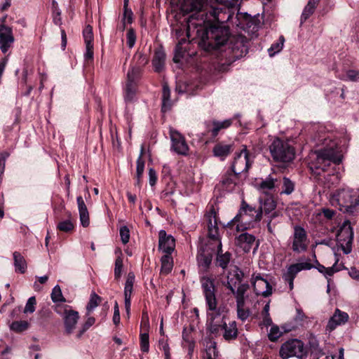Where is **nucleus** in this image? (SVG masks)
Here are the masks:
<instances>
[{"mask_svg": "<svg viewBox=\"0 0 359 359\" xmlns=\"http://www.w3.org/2000/svg\"><path fill=\"white\" fill-rule=\"evenodd\" d=\"M181 9L185 13H194L187 22V36L196 34L193 40L198 38V43L205 50L219 48L229 39L227 26L219 23L222 13L217 8H208V0H181Z\"/></svg>", "mask_w": 359, "mask_h": 359, "instance_id": "obj_1", "label": "nucleus"}, {"mask_svg": "<svg viewBox=\"0 0 359 359\" xmlns=\"http://www.w3.org/2000/svg\"><path fill=\"white\" fill-rule=\"evenodd\" d=\"M201 283L207 306L208 309L212 311L208 313L210 320V331L212 334H217L222 329V321L216 320L217 316H220V309L217 308L214 280L204 276L201 278Z\"/></svg>", "mask_w": 359, "mask_h": 359, "instance_id": "obj_2", "label": "nucleus"}, {"mask_svg": "<svg viewBox=\"0 0 359 359\" xmlns=\"http://www.w3.org/2000/svg\"><path fill=\"white\" fill-rule=\"evenodd\" d=\"M262 219V211L242 201L238 214L228 223V226L236 224L238 231L254 227Z\"/></svg>", "mask_w": 359, "mask_h": 359, "instance_id": "obj_3", "label": "nucleus"}, {"mask_svg": "<svg viewBox=\"0 0 359 359\" xmlns=\"http://www.w3.org/2000/svg\"><path fill=\"white\" fill-rule=\"evenodd\" d=\"M331 203L338 205L344 212H358L359 189L344 188L337 190L331 197Z\"/></svg>", "mask_w": 359, "mask_h": 359, "instance_id": "obj_4", "label": "nucleus"}, {"mask_svg": "<svg viewBox=\"0 0 359 359\" xmlns=\"http://www.w3.org/2000/svg\"><path fill=\"white\" fill-rule=\"evenodd\" d=\"M273 159L276 162H290L295 156L294 149L287 142L276 138L269 145Z\"/></svg>", "mask_w": 359, "mask_h": 359, "instance_id": "obj_5", "label": "nucleus"}, {"mask_svg": "<svg viewBox=\"0 0 359 359\" xmlns=\"http://www.w3.org/2000/svg\"><path fill=\"white\" fill-rule=\"evenodd\" d=\"M279 355L282 359L296 357L298 359H306L308 349L299 339H290L283 343L279 350Z\"/></svg>", "mask_w": 359, "mask_h": 359, "instance_id": "obj_6", "label": "nucleus"}, {"mask_svg": "<svg viewBox=\"0 0 359 359\" xmlns=\"http://www.w3.org/2000/svg\"><path fill=\"white\" fill-rule=\"evenodd\" d=\"M57 313L62 317L65 331L67 334H71L76 328L79 315V313L67 304H58L55 307Z\"/></svg>", "mask_w": 359, "mask_h": 359, "instance_id": "obj_7", "label": "nucleus"}, {"mask_svg": "<svg viewBox=\"0 0 359 359\" xmlns=\"http://www.w3.org/2000/svg\"><path fill=\"white\" fill-rule=\"evenodd\" d=\"M353 239V231L351 222L346 220L340 226L337 235V241L344 254L348 255L352 250Z\"/></svg>", "mask_w": 359, "mask_h": 359, "instance_id": "obj_8", "label": "nucleus"}, {"mask_svg": "<svg viewBox=\"0 0 359 359\" xmlns=\"http://www.w3.org/2000/svg\"><path fill=\"white\" fill-rule=\"evenodd\" d=\"M336 143L332 142L327 147L318 150L315 152L316 155L317 165L316 168L324 170L323 164L327 161H332L336 164H339L341 161V155L335 149Z\"/></svg>", "mask_w": 359, "mask_h": 359, "instance_id": "obj_9", "label": "nucleus"}, {"mask_svg": "<svg viewBox=\"0 0 359 359\" xmlns=\"http://www.w3.org/2000/svg\"><path fill=\"white\" fill-rule=\"evenodd\" d=\"M205 217L208 222V241L206 243H212V246L217 245V243L222 241L218 227V218L216 210L213 206L210 208Z\"/></svg>", "mask_w": 359, "mask_h": 359, "instance_id": "obj_10", "label": "nucleus"}, {"mask_svg": "<svg viewBox=\"0 0 359 359\" xmlns=\"http://www.w3.org/2000/svg\"><path fill=\"white\" fill-rule=\"evenodd\" d=\"M249 41L242 35H237L230 39L229 49L233 57L238 59L245 55L248 52Z\"/></svg>", "mask_w": 359, "mask_h": 359, "instance_id": "obj_11", "label": "nucleus"}, {"mask_svg": "<svg viewBox=\"0 0 359 359\" xmlns=\"http://www.w3.org/2000/svg\"><path fill=\"white\" fill-rule=\"evenodd\" d=\"M140 78V69L131 67L127 74V81L125 89V100L132 101L136 94L137 85Z\"/></svg>", "mask_w": 359, "mask_h": 359, "instance_id": "obj_12", "label": "nucleus"}, {"mask_svg": "<svg viewBox=\"0 0 359 359\" xmlns=\"http://www.w3.org/2000/svg\"><path fill=\"white\" fill-rule=\"evenodd\" d=\"M169 135L171 141V150L179 155H188L189 148L184 137L172 128H170Z\"/></svg>", "mask_w": 359, "mask_h": 359, "instance_id": "obj_13", "label": "nucleus"}, {"mask_svg": "<svg viewBox=\"0 0 359 359\" xmlns=\"http://www.w3.org/2000/svg\"><path fill=\"white\" fill-rule=\"evenodd\" d=\"M250 166L249 154L245 147L239 152L236 153L231 164V170L236 175H241L247 172Z\"/></svg>", "mask_w": 359, "mask_h": 359, "instance_id": "obj_14", "label": "nucleus"}, {"mask_svg": "<svg viewBox=\"0 0 359 359\" xmlns=\"http://www.w3.org/2000/svg\"><path fill=\"white\" fill-rule=\"evenodd\" d=\"M183 32L184 30L182 29H175V36L179 39L178 43L175 49V55L173 57V62L175 63H178L180 61V60L182 57H184L185 53L187 51V46L189 44L190 41H194L193 37L196 36V34L194 33V35L191 36L190 37H188V39H191V40H189V42H187L185 38L180 39V37L182 36ZM194 41L198 44H199L198 38L194 39ZM198 46H201L200 45Z\"/></svg>", "mask_w": 359, "mask_h": 359, "instance_id": "obj_15", "label": "nucleus"}, {"mask_svg": "<svg viewBox=\"0 0 359 359\" xmlns=\"http://www.w3.org/2000/svg\"><path fill=\"white\" fill-rule=\"evenodd\" d=\"M308 248L307 234L305 229L300 226H294L292 249L294 252H304Z\"/></svg>", "mask_w": 359, "mask_h": 359, "instance_id": "obj_16", "label": "nucleus"}, {"mask_svg": "<svg viewBox=\"0 0 359 359\" xmlns=\"http://www.w3.org/2000/svg\"><path fill=\"white\" fill-rule=\"evenodd\" d=\"M254 291L257 295L267 297L272 294V287L260 274H253L251 278Z\"/></svg>", "mask_w": 359, "mask_h": 359, "instance_id": "obj_17", "label": "nucleus"}, {"mask_svg": "<svg viewBox=\"0 0 359 359\" xmlns=\"http://www.w3.org/2000/svg\"><path fill=\"white\" fill-rule=\"evenodd\" d=\"M226 287L234 294L236 299V306H241L243 304H245V294L250 288V285L248 283L236 285V282L233 283V279H229Z\"/></svg>", "mask_w": 359, "mask_h": 359, "instance_id": "obj_18", "label": "nucleus"}, {"mask_svg": "<svg viewBox=\"0 0 359 359\" xmlns=\"http://www.w3.org/2000/svg\"><path fill=\"white\" fill-rule=\"evenodd\" d=\"M15 41L11 27L0 25V49L3 53H6L12 47Z\"/></svg>", "mask_w": 359, "mask_h": 359, "instance_id": "obj_19", "label": "nucleus"}, {"mask_svg": "<svg viewBox=\"0 0 359 359\" xmlns=\"http://www.w3.org/2000/svg\"><path fill=\"white\" fill-rule=\"evenodd\" d=\"M210 248L216 253V265L222 269H226L232 258L231 253L228 251L224 252L222 242H219L217 245L210 247Z\"/></svg>", "mask_w": 359, "mask_h": 359, "instance_id": "obj_20", "label": "nucleus"}, {"mask_svg": "<svg viewBox=\"0 0 359 359\" xmlns=\"http://www.w3.org/2000/svg\"><path fill=\"white\" fill-rule=\"evenodd\" d=\"M212 243H205L204 245H201L198 250L197 255V261L200 266L207 269L209 268L212 263V255L214 251L210 250V247H212Z\"/></svg>", "mask_w": 359, "mask_h": 359, "instance_id": "obj_21", "label": "nucleus"}, {"mask_svg": "<svg viewBox=\"0 0 359 359\" xmlns=\"http://www.w3.org/2000/svg\"><path fill=\"white\" fill-rule=\"evenodd\" d=\"M226 21H231L233 24L243 29L256 25L255 20L246 13H238L235 18L229 15Z\"/></svg>", "mask_w": 359, "mask_h": 359, "instance_id": "obj_22", "label": "nucleus"}, {"mask_svg": "<svg viewBox=\"0 0 359 359\" xmlns=\"http://www.w3.org/2000/svg\"><path fill=\"white\" fill-rule=\"evenodd\" d=\"M232 123L231 119H226L223 121H218L213 120L212 121H206L205 124V135H210L211 137H215L222 129L229 128Z\"/></svg>", "mask_w": 359, "mask_h": 359, "instance_id": "obj_23", "label": "nucleus"}, {"mask_svg": "<svg viewBox=\"0 0 359 359\" xmlns=\"http://www.w3.org/2000/svg\"><path fill=\"white\" fill-rule=\"evenodd\" d=\"M158 236V249L168 255H170L175 247L174 238L170 235H167L164 230H161Z\"/></svg>", "mask_w": 359, "mask_h": 359, "instance_id": "obj_24", "label": "nucleus"}, {"mask_svg": "<svg viewBox=\"0 0 359 359\" xmlns=\"http://www.w3.org/2000/svg\"><path fill=\"white\" fill-rule=\"evenodd\" d=\"M348 320V315L339 309H336L327 325V330H334L337 326L346 323Z\"/></svg>", "mask_w": 359, "mask_h": 359, "instance_id": "obj_25", "label": "nucleus"}, {"mask_svg": "<svg viewBox=\"0 0 359 359\" xmlns=\"http://www.w3.org/2000/svg\"><path fill=\"white\" fill-rule=\"evenodd\" d=\"M224 317H222V329L224 330L223 334L224 339L226 341L236 339L238 336L236 323L235 321H231L229 324H226V323L224 321Z\"/></svg>", "mask_w": 359, "mask_h": 359, "instance_id": "obj_26", "label": "nucleus"}, {"mask_svg": "<svg viewBox=\"0 0 359 359\" xmlns=\"http://www.w3.org/2000/svg\"><path fill=\"white\" fill-rule=\"evenodd\" d=\"M239 175H236L232 170H228L222 177L221 183L227 191H231L233 189L236 185L238 184Z\"/></svg>", "mask_w": 359, "mask_h": 359, "instance_id": "obj_27", "label": "nucleus"}, {"mask_svg": "<svg viewBox=\"0 0 359 359\" xmlns=\"http://www.w3.org/2000/svg\"><path fill=\"white\" fill-rule=\"evenodd\" d=\"M255 242V237L248 233H243L237 238L238 245L246 252L250 250Z\"/></svg>", "mask_w": 359, "mask_h": 359, "instance_id": "obj_28", "label": "nucleus"}, {"mask_svg": "<svg viewBox=\"0 0 359 359\" xmlns=\"http://www.w3.org/2000/svg\"><path fill=\"white\" fill-rule=\"evenodd\" d=\"M165 60V53L164 50L159 48L155 50L152 65L155 72H160L163 69Z\"/></svg>", "mask_w": 359, "mask_h": 359, "instance_id": "obj_29", "label": "nucleus"}, {"mask_svg": "<svg viewBox=\"0 0 359 359\" xmlns=\"http://www.w3.org/2000/svg\"><path fill=\"white\" fill-rule=\"evenodd\" d=\"M233 150L232 144H226L220 142L214 147L212 151L215 156L219 157L222 160H224Z\"/></svg>", "mask_w": 359, "mask_h": 359, "instance_id": "obj_30", "label": "nucleus"}, {"mask_svg": "<svg viewBox=\"0 0 359 359\" xmlns=\"http://www.w3.org/2000/svg\"><path fill=\"white\" fill-rule=\"evenodd\" d=\"M282 215L278 211H274L268 216L267 230L270 233L273 234L278 224L281 222Z\"/></svg>", "mask_w": 359, "mask_h": 359, "instance_id": "obj_31", "label": "nucleus"}, {"mask_svg": "<svg viewBox=\"0 0 359 359\" xmlns=\"http://www.w3.org/2000/svg\"><path fill=\"white\" fill-rule=\"evenodd\" d=\"M15 271L24 273L27 269V262L24 257L19 252L13 253Z\"/></svg>", "mask_w": 359, "mask_h": 359, "instance_id": "obj_32", "label": "nucleus"}, {"mask_svg": "<svg viewBox=\"0 0 359 359\" xmlns=\"http://www.w3.org/2000/svg\"><path fill=\"white\" fill-rule=\"evenodd\" d=\"M260 205L258 210H261L262 215L264 212L266 215H270L273 210L276 208V203L273 198H266L264 201L259 200Z\"/></svg>", "mask_w": 359, "mask_h": 359, "instance_id": "obj_33", "label": "nucleus"}, {"mask_svg": "<svg viewBox=\"0 0 359 359\" xmlns=\"http://www.w3.org/2000/svg\"><path fill=\"white\" fill-rule=\"evenodd\" d=\"M205 359H219V351L217 349V344L214 341H209L206 344Z\"/></svg>", "mask_w": 359, "mask_h": 359, "instance_id": "obj_34", "label": "nucleus"}, {"mask_svg": "<svg viewBox=\"0 0 359 359\" xmlns=\"http://www.w3.org/2000/svg\"><path fill=\"white\" fill-rule=\"evenodd\" d=\"M161 272L163 274H168L172 269L173 261L170 255H165L161 257Z\"/></svg>", "mask_w": 359, "mask_h": 359, "instance_id": "obj_35", "label": "nucleus"}, {"mask_svg": "<svg viewBox=\"0 0 359 359\" xmlns=\"http://www.w3.org/2000/svg\"><path fill=\"white\" fill-rule=\"evenodd\" d=\"M134 282H135V275L133 272H130L128 274L127 280H126V284H125L124 298L131 299Z\"/></svg>", "mask_w": 359, "mask_h": 359, "instance_id": "obj_36", "label": "nucleus"}, {"mask_svg": "<svg viewBox=\"0 0 359 359\" xmlns=\"http://www.w3.org/2000/svg\"><path fill=\"white\" fill-rule=\"evenodd\" d=\"M276 180L271 177H268L265 180L261 182L259 185V189L264 194H269L270 191H272L276 187Z\"/></svg>", "mask_w": 359, "mask_h": 359, "instance_id": "obj_37", "label": "nucleus"}, {"mask_svg": "<svg viewBox=\"0 0 359 359\" xmlns=\"http://www.w3.org/2000/svg\"><path fill=\"white\" fill-rule=\"evenodd\" d=\"M144 154V148L142 147L140 156L137 160V168H136V178L137 183L139 184L140 182V179L142 176L144 170V161L142 158V156Z\"/></svg>", "mask_w": 359, "mask_h": 359, "instance_id": "obj_38", "label": "nucleus"}, {"mask_svg": "<svg viewBox=\"0 0 359 359\" xmlns=\"http://www.w3.org/2000/svg\"><path fill=\"white\" fill-rule=\"evenodd\" d=\"M29 326L27 320L14 321L10 325V329L15 332H22L28 329Z\"/></svg>", "mask_w": 359, "mask_h": 359, "instance_id": "obj_39", "label": "nucleus"}, {"mask_svg": "<svg viewBox=\"0 0 359 359\" xmlns=\"http://www.w3.org/2000/svg\"><path fill=\"white\" fill-rule=\"evenodd\" d=\"M170 91L167 85H164L163 87V95H162V110L165 111L170 107Z\"/></svg>", "mask_w": 359, "mask_h": 359, "instance_id": "obj_40", "label": "nucleus"}, {"mask_svg": "<svg viewBox=\"0 0 359 359\" xmlns=\"http://www.w3.org/2000/svg\"><path fill=\"white\" fill-rule=\"evenodd\" d=\"M284 42L285 39L283 36H280L278 41L273 43L268 49L269 56L273 57L276 53H279L283 49Z\"/></svg>", "mask_w": 359, "mask_h": 359, "instance_id": "obj_41", "label": "nucleus"}, {"mask_svg": "<svg viewBox=\"0 0 359 359\" xmlns=\"http://www.w3.org/2000/svg\"><path fill=\"white\" fill-rule=\"evenodd\" d=\"M57 228L58 230L63 232H69L74 228V224L72 219L68 218L66 220L61 221L57 224Z\"/></svg>", "mask_w": 359, "mask_h": 359, "instance_id": "obj_42", "label": "nucleus"}, {"mask_svg": "<svg viewBox=\"0 0 359 359\" xmlns=\"http://www.w3.org/2000/svg\"><path fill=\"white\" fill-rule=\"evenodd\" d=\"M294 189V184L287 177H283L281 194H290Z\"/></svg>", "mask_w": 359, "mask_h": 359, "instance_id": "obj_43", "label": "nucleus"}, {"mask_svg": "<svg viewBox=\"0 0 359 359\" xmlns=\"http://www.w3.org/2000/svg\"><path fill=\"white\" fill-rule=\"evenodd\" d=\"M101 302V297L98 296L95 292H92L90 294L89 302L86 306V309L88 312L93 311L97 307Z\"/></svg>", "mask_w": 359, "mask_h": 359, "instance_id": "obj_44", "label": "nucleus"}, {"mask_svg": "<svg viewBox=\"0 0 359 359\" xmlns=\"http://www.w3.org/2000/svg\"><path fill=\"white\" fill-rule=\"evenodd\" d=\"M140 349L142 352L148 353L149 350V341L148 332L141 333L140 335Z\"/></svg>", "mask_w": 359, "mask_h": 359, "instance_id": "obj_45", "label": "nucleus"}, {"mask_svg": "<svg viewBox=\"0 0 359 359\" xmlns=\"http://www.w3.org/2000/svg\"><path fill=\"white\" fill-rule=\"evenodd\" d=\"M335 257H336V260H335V263L334 264V265L331 267H328V268L326 267L325 271L323 273V275L325 276L326 278H328V277L332 276L334 273L339 271L341 269V268L337 266V263L339 259L337 255H335ZM342 269H345V267L343 266Z\"/></svg>", "mask_w": 359, "mask_h": 359, "instance_id": "obj_46", "label": "nucleus"}, {"mask_svg": "<svg viewBox=\"0 0 359 359\" xmlns=\"http://www.w3.org/2000/svg\"><path fill=\"white\" fill-rule=\"evenodd\" d=\"M51 299L53 302H65V299L63 297L61 289L59 285H56L53 287L51 293Z\"/></svg>", "mask_w": 359, "mask_h": 359, "instance_id": "obj_47", "label": "nucleus"}, {"mask_svg": "<svg viewBox=\"0 0 359 359\" xmlns=\"http://www.w3.org/2000/svg\"><path fill=\"white\" fill-rule=\"evenodd\" d=\"M136 41V34L133 28L128 29L126 33V44L129 48H132Z\"/></svg>", "mask_w": 359, "mask_h": 359, "instance_id": "obj_48", "label": "nucleus"}, {"mask_svg": "<svg viewBox=\"0 0 359 359\" xmlns=\"http://www.w3.org/2000/svg\"><path fill=\"white\" fill-rule=\"evenodd\" d=\"M134 59L137 60L136 62L137 66H134L133 67H139L140 69V72L142 71L141 67L146 65L149 62L147 56L142 53H136L134 56Z\"/></svg>", "mask_w": 359, "mask_h": 359, "instance_id": "obj_49", "label": "nucleus"}, {"mask_svg": "<svg viewBox=\"0 0 359 359\" xmlns=\"http://www.w3.org/2000/svg\"><path fill=\"white\" fill-rule=\"evenodd\" d=\"M95 322V319L93 317H88L85 323L82 325L81 329L76 334L77 338H81L83 333L88 330Z\"/></svg>", "mask_w": 359, "mask_h": 359, "instance_id": "obj_50", "label": "nucleus"}, {"mask_svg": "<svg viewBox=\"0 0 359 359\" xmlns=\"http://www.w3.org/2000/svg\"><path fill=\"white\" fill-rule=\"evenodd\" d=\"M300 272L296 264H291L287 269L283 277L295 278L297 274Z\"/></svg>", "mask_w": 359, "mask_h": 359, "instance_id": "obj_51", "label": "nucleus"}, {"mask_svg": "<svg viewBox=\"0 0 359 359\" xmlns=\"http://www.w3.org/2000/svg\"><path fill=\"white\" fill-rule=\"evenodd\" d=\"M123 269V259L118 257L115 261L114 277L116 279L120 278Z\"/></svg>", "mask_w": 359, "mask_h": 359, "instance_id": "obj_52", "label": "nucleus"}, {"mask_svg": "<svg viewBox=\"0 0 359 359\" xmlns=\"http://www.w3.org/2000/svg\"><path fill=\"white\" fill-rule=\"evenodd\" d=\"M281 335V332L277 325L271 326L270 332L268 334L269 339L271 341H276Z\"/></svg>", "mask_w": 359, "mask_h": 359, "instance_id": "obj_53", "label": "nucleus"}, {"mask_svg": "<svg viewBox=\"0 0 359 359\" xmlns=\"http://www.w3.org/2000/svg\"><path fill=\"white\" fill-rule=\"evenodd\" d=\"M83 38L86 44L92 43L93 40V28L91 26L88 25L86 27L83 32Z\"/></svg>", "mask_w": 359, "mask_h": 359, "instance_id": "obj_54", "label": "nucleus"}, {"mask_svg": "<svg viewBox=\"0 0 359 359\" xmlns=\"http://www.w3.org/2000/svg\"><path fill=\"white\" fill-rule=\"evenodd\" d=\"M36 301L34 297H31L28 299L27 302L25 305L24 313H32L35 311V305Z\"/></svg>", "mask_w": 359, "mask_h": 359, "instance_id": "obj_55", "label": "nucleus"}, {"mask_svg": "<svg viewBox=\"0 0 359 359\" xmlns=\"http://www.w3.org/2000/svg\"><path fill=\"white\" fill-rule=\"evenodd\" d=\"M158 346L159 348L163 351L165 359H170V348L167 341H165L164 339H159Z\"/></svg>", "mask_w": 359, "mask_h": 359, "instance_id": "obj_56", "label": "nucleus"}, {"mask_svg": "<svg viewBox=\"0 0 359 359\" xmlns=\"http://www.w3.org/2000/svg\"><path fill=\"white\" fill-rule=\"evenodd\" d=\"M120 236L123 244H126L130 240V231L126 226H123L120 229Z\"/></svg>", "mask_w": 359, "mask_h": 359, "instance_id": "obj_57", "label": "nucleus"}, {"mask_svg": "<svg viewBox=\"0 0 359 359\" xmlns=\"http://www.w3.org/2000/svg\"><path fill=\"white\" fill-rule=\"evenodd\" d=\"M81 224L83 227H87L90 224L89 213L88 210L79 211Z\"/></svg>", "mask_w": 359, "mask_h": 359, "instance_id": "obj_58", "label": "nucleus"}, {"mask_svg": "<svg viewBox=\"0 0 359 359\" xmlns=\"http://www.w3.org/2000/svg\"><path fill=\"white\" fill-rule=\"evenodd\" d=\"M314 10L310 5H306L301 15V24H303L313 13Z\"/></svg>", "mask_w": 359, "mask_h": 359, "instance_id": "obj_59", "label": "nucleus"}, {"mask_svg": "<svg viewBox=\"0 0 359 359\" xmlns=\"http://www.w3.org/2000/svg\"><path fill=\"white\" fill-rule=\"evenodd\" d=\"M244 305L245 304H243L241 306H236L238 317L243 321L245 320L250 315V311L244 309Z\"/></svg>", "mask_w": 359, "mask_h": 359, "instance_id": "obj_60", "label": "nucleus"}, {"mask_svg": "<svg viewBox=\"0 0 359 359\" xmlns=\"http://www.w3.org/2000/svg\"><path fill=\"white\" fill-rule=\"evenodd\" d=\"M8 153L3 151L0 153V183L1 182L2 175L5 169V162L6 158L8 156Z\"/></svg>", "mask_w": 359, "mask_h": 359, "instance_id": "obj_61", "label": "nucleus"}, {"mask_svg": "<svg viewBox=\"0 0 359 359\" xmlns=\"http://www.w3.org/2000/svg\"><path fill=\"white\" fill-rule=\"evenodd\" d=\"M53 20L55 25L60 26L62 23L61 18V12L58 8H55L53 11Z\"/></svg>", "mask_w": 359, "mask_h": 359, "instance_id": "obj_62", "label": "nucleus"}, {"mask_svg": "<svg viewBox=\"0 0 359 359\" xmlns=\"http://www.w3.org/2000/svg\"><path fill=\"white\" fill-rule=\"evenodd\" d=\"M85 59L93 60V44L88 43L86 44V53L84 55Z\"/></svg>", "mask_w": 359, "mask_h": 359, "instance_id": "obj_63", "label": "nucleus"}, {"mask_svg": "<svg viewBox=\"0 0 359 359\" xmlns=\"http://www.w3.org/2000/svg\"><path fill=\"white\" fill-rule=\"evenodd\" d=\"M346 76L351 81H357L359 80V72L355 70H349L346 73Z\"/></svg>", "mask_w": 359, "mask_h": 359, "instance_id": "obj_64", "label": "nucleus"}]
</instances>
